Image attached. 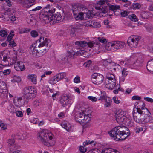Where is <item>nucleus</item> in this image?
I'll return each instance as SVG.
<instances>
[{
    "label": "nucleus",
    "mask_w": 153,
    "mask_h": 153,
    "mask_svg": "<svg viewBox=\"0 0 153 153\" xmlns=\"http://www.w3.org/2000/svg\"><path fill=\"white\" fill-rule=\"evenodd\" d=\"M105 74L106 77L105 80H116L115 76L111 72L110 70H105Z\"/></svg>",
    "instance_id": "nucleus-19"
},
{
    "label": "nucleus",
    "mask_w": 153,
    "mask_h": 153,
    "mask_svg": "<svg viewBox=\"0 0 153 153\" xmlns=\"http://www.w3.org/2000/svg\"><path fill=\"white\" fill-rule=\"evenodd\" d=\"M53 13L50 14V16H51V19H52L51 24L53 23V20H56L59 21L61 20L62 16L60 13L57 12L53 15Z\"/></svg>",
    "instance_id": "nucleus-21"
},
{
    "label": "nucleus",
    "mask_w": 153,
    "mask_h": 153,
    "mask_svg": "<svg viewBox=\"0 0 153 153\" xmlns=\"http://www.w3.org/2000/svg\"><path fill=\"white\" fill-rule=\"evenodd\" d=\"M61 126L67 131H71V124L68 121H64L62 122Z\"/></svg>",
    "instance_id": "nucleus-22"
},
{
    "label": "nucleus",
    "mask_w": 153,
    "mask_h": 153,
    "mask_svg": "<svg viewBox=\"0 0 153 153\" xmlns=\"http://www.w3.org/2000/svg\"><path fill=\"white\" fill-rule=\"evenodd\" d=\"M111 60L110 59H102V62L103 65L106 67L107 68L109 64L111 63Z\"/></svg>",
    "instance_id": "nucleus-39"
},
{
    "label": "nucleus",
    "mask_w": 153,
    "mask_h": 153,
    "mask_svg": "<svg viewBox=\"0 0 153 153\" xmlns=\"http://www.w3.org/2000/svg\"><path fill=\"white\" fill-rule=\"evenodd\" d=\"M38 45H37V41H36L35 43L32 44L31 48L32 50V53L33 54L37 55L38 53Z\"/></svg>",
    "instance_id": "nucleus-30"
},
{
    "label": "nucleus",
    "mask_w": 153,
    "mask_h": 153,
    "mask_svg": "<svg viewBox=\"0 0 153 153\" xmlns=\"http://www.w3.org/2000/svg\"><path fill=\"white\" fill-rule=\"evenodd\" d=\"M105 103L104 105L105 107H109L111 105V103L112 102V100L109 97H108L106 99L104 100Z\"/></svg>",
    "instance_id": "nucleus-37"
},
{
    "label": "nucleus",
    "mask_w": 153,
    "mask_h": 153,
    "mask_svg": "<svg viewBox=\"0 0 153 153\" xmlns=\"http://www.w3.org/2000/svg\"><path fill=\"white\" fill-rule=\"evenodd\" d=\"M96 144V142L93 140H86L83 143V145L85 146L91 144L92 146H95Z\"/></svg>",
    "instance_id": "nucleus-38"
},
{
    "label": "nucleus",
    "mask_w": 153,
    "mask_h": 153,
    "mask_svg": "<svg viewBox=\"0 0 153 153\" xmlns=\"http://www.w3.org/2000/svg\"><path fill=\"white\" fill-rule=\"evenodd\" d=\"M113 100L114 102L117 104L120 103V101L118 100L117 97H114L113 98Z\"/></svg>",
    "instance_id": "nucleus-58"
},
{
    "label": "nucleus",
    "mask_w": 153,
    "mask_h": 153,
    "mask_svg": "<svg viewBox=\"0 0 153 153\" xmlns=\"http://www.w3.org/2000/svg\"><path fill=\"white\" fill-rule=\"evenodd\" d=\"M6 83L4 81H0V95L4 93V91L6 92Z\"/></svg>",
    "instance_id": "nucleus-26"
},
{
    "label": "nucleus",
    "mask_w": 153,
    "mask_h": 153,
    "mask_svg": "<svg viewBox=\"0 0 153 153\" xmlns=\"http://www.w3.org/2000/svg\"><path fill=\"white\" fill-rule=\"evenodd\" d=\"M130 60L131 61V66L132 67V68L133 67L136 66H140L141 65L142 63L143 62V59H141L140 58H138L135 60V61L132 60L131 59Z\"/></svg>",
    "instance_id": "nucleus-20"
},
{
    "label": "nucleus",
    "mask_w": 153,
    "mask_h": 153,
    "mask_svg": "<svg viewBox=\"0 0 153 153\" xmlns=\"http://www.w3.org/2000/svg\"><path fill=\"white\" fill-rule=\"evenodd\" d=\"M7 32L4 30H1L0 31V36L2 37H5L7 36Z\"/></svg>",
    "instance_id": "nucleus-50"
},
{
    "label": "nucleus",
    "mask_w": 153,
    "mask_h": 153,
    "mask_svg": "<svg viewBox=\"0 0 153 153\" xmlns=\"http://www.w3.org/2000/svg\"><path fill=\"white\" fill-rule=\"evenodd\" d=\"M8 109L9 111L13 113L15 112V108L13 105H10L8 108Z\"/></svg>",
    "instance_id": "nucleus-49"
},
{
    "label": "nucleus",
    "mask_w": 153,
    "mask_h": 153,
    "mask_svg": "<svg viewBox=\"0 0 153 153\" xmlns=\"http://www.w3.org/2000/svg\"><path fill=\"white\" fill-rule=\"evenodd\" d=\"M58 82V81L57 78H56L55 76L50 78L48 81V82L50 84L52 85H54Z\"/></svg>",
    "instance_id": "nucleus-33"
},
{
    "label": "nucleus",
    "mask_w": 153,
    "mask_h": 153,
    "mask_svg": "<svg viewBox=\"0 0 153 153\" xmlns=\"http://www.w3.org/2000/svg\"><path fill=\"white\" fill-rule=\"evenodd\" d=\"M55 11V9L52 8L51 10L48 7H45L42 9L39 15L40 22L42 25L48 24H51L52 19L50 16V14L53 13Z\"/></svg>",
    "instance_id": "nucleus-2"
},
{
    "label": "nucleus",
    "mask_w": 153,
    "mask_h": 153,
    "mask_svg": "<svg viewBox=\"0 0 153 153\" xmlns=\"http://www.w3.org/2000/svg\"><path fill=\"white\" fill-rule=\"evenodd\" d=\"M104 77L100 73H95L91 75V80L93 83L96 85H100L104 81Z\"/></svg>",
    "instance_id": "nucleus-8"
},
{
    "label": "nucleus",
    "mask_w": 153,
    "mask_h": 153,
    "mask_svg": "<svg viewBox=\"0 0 153 153\" xmlns=\"http://www.w3.org/2000/svg\"><path fill=\"white\" fill-rule=\"evenodd\" d=\"M11 71L10 69H7L4 70L3 71V73L4 75H7L9 74L10 73Z\"/></svg>",
    "instance_id": "nucleus-60"
},
{
    "label": "nucleus",
    "mask_w": 153,
    "mask_h": 153,
    "mask_svg": "<svg viewBox=\"0 0 153 153\" xmlns=\"http://www.w3.org/2000/svg\"><path fill=\"white\" fill-rule=\"evenodd\" d=\"M115 116L116 120L118 123H126L127 122H130L129 119L126 117L124 112L121 110H119L116 112Z\"/></svg>",
    "instance_id": "nucleus-7"
},
{
    "label": "nucleus",
    "mask_w": 153,
    "mask_h": 153,
    "mask_svg": "<svg viewBox=\"0 0 153 153\" xmlns=\"http://www.w3.org/2000/svg\"><path fill=\"white\" fill-rule=\"evenodd\" d=\"M128 13L126 11H123L121 12V14L122 17H125L127 16Z\"/></svg>",
    "instance_id": "nucleus-61"
},
{
    "label": "nucleus",
    "mask_w": 153,
    "mask_h": 153,
    "mask_svg": "<svg viewBox=\"0 0 153 153\" xmlns=\"http://www.w3.org/2000/svg\"><path fill=\"white\" fill-rule=\"evenodd\" d=\"M132 7L134 9H138L141 7V5L139 3L135 2L132 5Z\"/></svg>",
    "instance_id": "nucleus-45"
},
{
    "label": "nucleus",
    "mask_w": 153,
    "mask_h": 153,
    "mask_svg": "<svg viewBox=\"0 0 153 153\" xmlns=\"http://www.w3.org/2000/svg\"><path fill=\"white\" fill-rule=\"evenodd\" d=\"M108 152L109 153H120L119 151L114 149H108Z\"/></svg>",
    "instance_id": "nucleus-57"
},
{
    "label": "nucleus",
    "mask_w": 153,
    "mask_h": 153,
    "mask_svg": "<svg viewBox=\"0 0 153 153\" xmlns=\"http://www.w3.org/2000/svg\"><path fill=\"white\" fill-rule=\"evenodd\" d=\"M119 66V65L118 64H116L114 62H112L111 61V63L108 65V66L107 69L111 70L110 71H112V70L115 71Z\"/></svg>",
    "instance_id": "nucleus-24"
},
{
    "label": "nucleus",
    "mask_w": 153,
    "mask_h": 153,
    "mask_svg": "<svg viewBox=\"0 0 153 153\" xmlns=\"http://www.w3.org/2000/svg\"><path fill=\"white\" fill-rule=\"evenodd\" d=\"M74 82L75 83H78L80 82V77L79 76H76L74 79Z\"/></svg>",
    "instance_id": "nucleus-56"
},
{
    "label": "nucleus",
    "mask_w": 153,
    "mask_h": 153,
    "mask_svg": "<svg viewBox=\"0 0 153 153\" xmlns=\"http://www.w3.org/2000/svg\"><path fill=\"white\" fill-rule=\"evenodd\" d=\"M141 16L143 19H147L149 17V13L146 12H143L141 14Z\"/></svg>",
    "instance_id": "nucleus-43"
},
{
    "label": "nucleus",
    "mask_w": 153,
    "mask_h": 153,
    "mask_svg": "<svg viewBox=\"0 0 153 153\" xmlns=\"http://www.w3.org/2000/svg\"><path fill=\"white\" fill-rule=\"evenodd\" d=\"M91 24H90L89 26H92L94 28L100 27L101 26L100 24L98 22L91 21Z\"/></svg>",
    "instance_id": "nucleus-36"
},
{
    "label": "nucleus",
    "mask_w": 153,
    "mask_h": 153,
    "mask_svg": "<svg viewBox=\"0 0 153 153\" xmlns=\"http://www.w3.org/2000/svg\"><path fill=\"white\" fill-rule=\"evenodd\" d=\"M49 133V131L47 130H40L39 132V136L41 138V141L45 145L47 143V136Z\"/></svg>",
    "instance_id": "nucleus-13"
},
{
    "label": "nucleus",
    "mask_w": 153,
    "mask_h": 153,
    "mask_svg": "<svg viewBox=\"0 0 153 153\" xmlns=\"http://www.w3.org/2000/svg\"><path fill=\"white\" fill-rule=\"evenodd\" d=\"M87 45L89 47H94L95 50L97 51L99 50L98 52H97V53L103 52L102 49L104 48V47L100 46L99 42H95L94 41H90L89 42H87Z\"/></svg>",
    "instance_id": "nucleus-14"
},
{
    "label": "nucleus",
    "mask_w": 153,
    "mask_h": 153,
    "mask_svg": "<svg viewBox=\"0 0 153 153\" xmlns=\"http://www.w3.org/2000/svg\"><path fill=\"white\" fill-rule=\"evenodd\" d=\"M9 45L12 47H15L17 45L14 42V41L13 40L10 41L9 42Z\"/></svg>",
    "instance_id": "nucleus-55"
},
{
    "label": "nucleus",
    "mask_w": 153,
    "mask_h": 153,
    "mask_svg": "<svg viewBox=\"0 0 153 153\" xmlns=\"http://www.w3.org/2000/svg\"><path fill=\"white\" fill-rule=\"evenodd\" d=\"M22 94L24 99L28 100L34 98L37 92L33 87L29 86L24 88Z\"/></svg>",
    "instance_id": "nucleus-6"
},
{
    "label": "nucleus",
    "mask_w": 153,
    "mask_h": 153,
    "mask_svg": "<svg viewBox=\"0 0 153 153\" xmlns=\"http://www.w3.org/2000/svg\"><path fill=\"white\" fill-rule=\"evenodd\" d=\"M47 52V51L46 49H42L39 51V54L40 55V56H42L45 54Z\"/></svg>",
    "instance_id": "nucleus-54"
},
{
    "label": "nucleus",
    "mask_w": 153,
    "mask_h": 153,
    "mask_svg": "<svg viewBox=\"0 0 153 153\" xmlns=\"http://www.w3.org/2000/svg\"><path fill=\"white\" fill-rule=\"evenodd\" d=\"M88 99L93 102H96L97 101V99L96 97L92 96H88L87 97Z\"/></svg>",
    "instance_id": "nucleus-48"
},
{
    "label": "nucleus",
    "mask_w": 153,
    "mask_h": 153,
    "mask_svg": "<svg viewBox=\"0 0 153 153\" xmlns=\"http://www.w3.org/2000/svg\"><path fill=\"white\" fill-rule=\"evenodd\" d=\"M111 10L114 11L117 10L119 9L120 8L119 6L117 5H111L108 7Z\"/></svg>",
    "instance_id": "nucleus-42"
},
{
    "label": "nucleus",
    "mask_w": 153,
    "mask_h": 153,
    "mask_svg": "<svg viewBox=\"0 0 153 153\" xmlns=\"http://www.w3.org/2000/svg\"><path fill=\"white\" fill-rule=\"evenodd\" d=\"M87 112L85 111V114L83 116V118L82 119L81 124H85L88 123L91 120L90 115L91 114H87Z\"/></svg>",
    "instance_id": "nucleus-23"
},
{
    "label": "nucleus",
    "mask_w": 153,
    "mask_h": 153,
    "mask_svg": "<svg viewBox=\"0 0 153 153\" xmlns=\"http://www.w3.org/2000/svg\"><path fill=\"white\" fill-rule=\"evenodd\" d=\"M105 87L110 89H113L116 86V80H105Z\"/></svg>",
    "instance_id": "nucleus-17"
},
{
    "label": "nucleus",
    "mask_w": 153,
    "mask_h": 153,
    "mask_svg": "<svg viewBox=\"0 0 153 153\" xmlns=\"http://www.w3.org/2000/svg\"><path fill=\"white\" fill-rule=\"evenodd\" d=\"M66 74L65 72H62L56 74L55 76L58 82L62 80L66 76Z\"/></svg>",
    "instance_id": "nucleus-31"
},
{
    "label": "nucleus",
    "mask_w": 153,
    "mask_h": 153,
    "mask_svg": "<svg viewBox=\"0 0 153 153\" xmlns=\"http://www.w3.org/2000/svg\"><path fill=\"white\" fill-rule=\"evenodd\" d=\"M105 1L103 0H100L98 3V4L100 5V7H102L104 5H105Z\"/></svg>",
    "instance_id": "nucleus-62"
},
{
    "label": "nucleus",
    "mask_w": 153,
    "mask_h": 153,
    "mask_svg": "<svg viewBox=\"0 0 153 153\" xmlns=\"http://www.w3.org/2000/svg\"><path fill=\"white\" fill-rule=\"evenodd\" d=\"M31 36L33 37H36L38 35V32L35 30H33L30 33Z\"/></svg>",
    "instance_id": "nucleus-46"
},
{
    "label": "nucleus",
    "mask_w": 153,
    "mask_h": 153,
    "mask_svg": "<svg viewBox=\"0 0 153 153\" xmlns=\"http://www.w3.org/2000/svg\"><path fill=\"white\" fill-rule=\"evenodd\" d=\"M81 56H82L85 57H87L88 56V53H87V52L85 51L82 50L81 51Z\"/></svg>",
    "instance_id": "nucleus-52"
},
{
    "label": "nucleus",
    "mask_w": 153,
    "mask_h": 153,
    "mask_svg": "<svg viewBox=\"0 0 153 153\" xmlns=\"http://www.w3.org/2000/svg\"><path fill=\"white\" fill-rule=\"evenodd\" d=\"M37 76L35 74H29L27 76V78L28 80L34 84L37 83Z\"/></svg>",
    "instance_id": "nucleus-29"
},
{
    "label": "nucleus",
    "mask_w": 153,
    "mask_h": 153,
    "mask_svg": "<svg viewBox=\"0 0 153 153\" xmlns=\"http://www.w3.org/2000/svg\"><path fill=\"white\" fill-rule=\"evenodd\" d=\"M85 114V111H81L76 112L75 115V120L76 121L79 123L81 124Z\"/></svg>",
    "instance_id": "nucleus-16"
},
{
    "label": "nucleus",
    "mask_w": 153,
    "mask_h": 153,
    "mask_svg": "<svg viewBox=\"0 0 153 153\" xmlns=\"http://www.w3.org/2000/svg\"><path fill=\"white\" fill-rule=\"evenodd\" d=\"M7 143H8V146L9 147L10 152L13 151L18 148V146L14 144V141L13 139H9Z\"/></svg>",
    "instance_id": "nucleus-18"
},
{
    "label": "nucleus",
    "mask_w": 153,
    "mask_h": 153,
    "mask_svg": "<svg viewBox=\"0 0 153 153\" xmlns=\"http://www.w3.org/2000/svg\"><path fill=\"white\" fill-rule=\"evenodd\" d=\"M7 17V15L5 13L0 12V18H1L2 20L5 19Z\"/></svg>",
    "instance_id": "nucleus-51"
},
{
    "label": "nucleus",
    "mask_w": 153,
    "mask_h": 153,
    "mask_svg": "<svg viewBox=\"0 0 153 153\" xmlns=\"http://www.w3.org/2000/svg\"><path fill=\"white\" fill-rule=\"evenodd\" d=\"M46 34V32L44 29H40L39 30V36H40L39 39V47H42L45 45H48L47 38H45L44 39V36Z\"/></svg>",
    "instance_id": "nucleus-9"
},
{
    "label": "nucleus",
    "mask_w": 153,
    "mask_h": 153,
    "mask_svg": "<svg viewBox=\"0 0 153 153\" xmlns=\"http://www.w3.org/2000/svg\"><path fill=\"white\" fill-rule=\"evenodd\" d=\"M22 98L21 97L15 98L13 100L14 104L15 106L18 107H20L23 104V102L21 101Z\"/></svg>",
    "instance_id": "nucleus-25"
},
{
    "label": "nucleus",
    "mask_w": 153,
    "mask_h": 153,
    "mask_svg": "<svg viewBox=\"0 0 153 153\" xmlns=\"http://www.w3.org/2000/svg\"><path fill=\"white\" fill-rule=\"evenodd\" d=\"M16 115L18 117H22L23 116L22 113L20 111H16Z\"/></svg>",
    "instance_id": "nucleus-59"
},
{
    "label": "nucleus",
    "mask_w": 153,
    "mask_h": 153,
    "mask_svg": "<svg viewBox=\"0 0 153 153\" xmlns=\"http://www.w3.org/2000/svg\"><path fill=\"white\" fill-rule=\"evenodd\" d=\"M10 59L7 57H3L2 61H1L2 64L4 66H9L12 64V62L10 63L9 61Z\"/></svg>",
    "instance_id": "nucleus-27"
},
{
    "label": "nucleus",
    "mask_w": 153,
    "mask_h": 153,
    "mask_svg": "<svg viewBox=\"0 0 153 153\" xmlns=\"http://www.w3.org/2000/svg\"><path fill=\"white\" fill-rule=\"evenodd\" d=\"M27 23L31 25H34L36 23V20L34 19H27Z\"/></svg>",
    "instance_id": "nucleus-40"
},
{
    "label": "nucleus",
    "mask_w": 153,
    "mask_h": 153,
    "mask_svg": "<svg viewBox=\"0 0 153 153\" xmlns=\"http://www.w3.org/2000/svg\"><path fill=\"white\" fill-rule=\"evenodd\" d=\"M73 102L71 97L68 95H64L62 96L60 100V103L64 107L70 106V105Z\"/></svg>",
    "instance_id": "nucleus-10"
},
{
    "label": "nucleus",
    "mask_w": 153,
    "mask_h": 153,
    "mask_svg": "<svg viewBox=\"0 0 153 153\" xmlns=\"http://www.w3.org/2000/svg\"><path fill=\"white\" fill-rule=\"evenodd\" d=\"M75 54V52L72 50L68 51L67 55L68 59H73L74 57Z\"/></svg>",
    "instance_id": "nucleus-34"
},
{
    "label": "nucleus",
    "mask_w": 153,
    "mask_h": 153,
    "mask_svg": "<svg viewBox=\"0 0 153 153\" xmlns=\"http://www.w3.org/2000/svg\"><path fill=\"white\" fill-rule=\"evenodd\" d=\"M80 150L81 152L85 153L86 152L87 149L83 146H81L80 148Z\"/></svg>",
    "instance_id": "nucleus-64"
},
{
    "label": "nucleus",
    "mask_w": 153,
    "mask_h": 153,
    "mask_svg": "<svg viewBox=\"0 0 153 153\" xmlns=\"http://www.w3.org/2000/svg\"><path fill=\"white\" fill-rule=\"evenodd\" d=\"M128 73V71L125 68H123L122 71V76L124 77H126L127 76Z\"/></svg>",
    "instance_id": "nucleus-47"
},
{
    "label": "nucleus",
    "mask_w": 153,
    "mask_h": 153,
    "mask_svg": "<svg viewBox=\"0 0 153 153\" xmlns=\"http://www.w3.org/2000/svg\"><path fill=\"white\" fill-rule=\"evenodd\" d=\"M80 8L76 6L73 7L72 11L74 18L77 20H83L86 19L87 18H89L91 16V12L86 9V12H79V9Z\"/></svg>",
    "instance_id": "nucleus-4"
},
{
    "label": "nucleus",
    "mask_w": 153,
    "mask_h": 153,
    "mask_svg": "<svg viewBox=\"0 0 153 153\" xmlns=\"http://www.w3.org/2000/svg\"><path fill=\"white\" fill-rule=\"evenodd\" d=\"M129 18L131 20L134 22H136L138 21V19L135 14H132L129 16Z\"/></svg>",
    "instance_id": "nucleus-44"
},
{
    "label": "nucleus",
    "mask_w": 153,
    "mask_h": 153,
    "mask_svg": "<svg viewBox=\"0 0 153 153\" xmlns=\"http://www.w3.org/2000/svg\"><path fill=\"white\" fill-rule=\"evenodd\" d=\"M144 110V111L145 112L144 114V117L143 120V123H151L153 122V118L150 116V114L148 109L145 108Z\"/></svg>",
    "instance_id": "nucleus-15"
},
{
    "label": "nucleus",
    "mask_w": 153,
    "mask_h": 153,
    "mask_svg": "<svg viewBox=\"0 0 153 153\" xmlns=\"http://www.w3.org/2000/svg\"><path fill=\"white\" fill-rule=\"evenodd\" d=\"M108 97H106L105 92L103 91L102 92H101V94L100 95V97L99 99H98V100H105Z\"/></svg>",
    "instance_id": "nucleus-41"
},
{
    "label": "nucleus",
    "mask_w": 153,
    "mask_h": 153,
    "mask_svg": "<svg viewBox=\"0 0 153 153\" xmlns=\"http://www.w3.org/2000/svg\"><path fill=\"white\" fill-rule=\"evenodd\" d=\"M138 104V102H136L135 103L134 106L137 107L135 108H134L133 111V118L134 120L137 123H143V117L145 112L144 111V107L145 106L144 104L143 103L142 107H138L137 106Z\"/></svg>",
    "instance_id": "nucleus-3"
},
{
    "label": "nucleus",
    "mask_w": 153,
    "mask_h": 153,
    "mask_svg": "<svg viewBox=\"0 0 153 153\" xmlns=\"http://www.w3.org/2000/svg\"><path fill=\"white\" fill-rule=\"evenodd\" d=\"M125 45L124 42L113 41L107 43L104 48L107 51L113 52L123 48Z\"/></svg>",
    "instance_id": "nucleus-5"
},
{
    "label": "nucleus",
    "mask_w": 153,
    "mask_h": 153,
    "mask_svg": "<svg viewBox=\"0 0 153 153\" xmlns=\"http://www.w3.org/2000/svg\"><path fill=\"white\" fill-rule=\"evenodd\" d=\"M131 61L130 59H128L127 61H122L120 62V64L122 65L124 64L126 66L130 68H132L131 66Z\"/></svg>",
    "instance_id": "nucleus-35"
},
{
    "label": "nucleus",
    "mask_w": 153,
    "mask_h": 153,
    "mask_svg": "<svg viewBox=\"0 0 153 153\" xmlns=\"http://www.w3.org/2000/svg\"><path fill=\"white\" fill-rule=\"evenodd\" d=\"M132 99L134 100H139L141 99V98L140 97L137 95L133 96L132 97Z\"/></svg>",
    "instance_id": "nucleus-63"
},
{
    "label": "nucleus",
    "mask_w": 153,
    "mask_h": 153,
    "mask_svg": "<svg viewBox=\"0 0 153 153\" xmlns=\"http://www.w3.org/2000/svg\"><path fill=\"white\" fill-rule=\"evenodd\" d=\"M140 39V36L133 35L128 38L127 43L129 46L132 48H136L138 44V42Z\"/></svg>",
    "instance_id": "nucleus-11"
},
{
    "label": "nucleus",
    "mask_w": 153,
    "mask_h": 153,
    "mask_svg": "<svg viewBox=\"0 0 153 153\" xmlns=\"http://www.w3.org/2000/svg\"><path fill=\"white\" fill-rule=\"evenodd\" d=\"M109 135L117 141L126 139L130 135L129 129L124 126H119L112 129L108 132Z\"/></svg>",
    "instance_id": "nucleus-1"
},
{
    "label": "nucleus",
    "mask_w": 153,
    "mask_h": 153,
    "mask_svg": "<svg viewBox=\"0 0 153 153\" xmlns=\"http://www.w3.org/2000/svg\"><path fill=\"white\" fill-rule=\"evenodd\" d=\"M108 7V6L107 7L106 5H104L102 7L97 6L95 7V8L99 10V12L100 13H102L105 14L107 12Z\"/></svg>",
    "instance_id": "nucleus-28"
},
{
    "label": "nucleus",
    "mask_w": 153,
    "mask_h": 153,
    "mask_svg": "<svg viewBox=\"0 0 153 153\" xmlns=\"http://www.w3.org/2000/svg\"><path fill=\"white\" fill-rule=\"evenodd\" d=\"M12 64H14V68L17 71H22L25 69L24 63L20 61H17L16 56L12 59Z\"/></svg>",
    "instance_id": "nucleus-12"
},
{
    "label": "nucleus",
    "mask_w": 153,
    "mask_h": 153,
    "mask_svg": "<svg viewBox=\"0 0 153 153\" xmlns=\"http://www.w3.org/2000/svg\"><path fill=\"white\" fill-rule=\"evenodd\" d=\"M76 45L82 47H84L87 45V42L84 41H77L75 42Z\"/></svg>",
    "instance_id": "nucleus-32"
},
{
    "label": "nucleus",
    "mask_w": 153,
    "mask_h": 153,
    "mask_svg": "<svg viewBox=\"0 0 153 153\" xmlns=\"http://www.w3.org/2000/svg\"><path fill=\"white\" fill-rule=\"evenodd\" d=\"M98 39L99 41L103 43H105L107 42L106 39L103 37H98Z\"/></svg>",
    "instance_id": "nucleus-53"
}]
</instances>
